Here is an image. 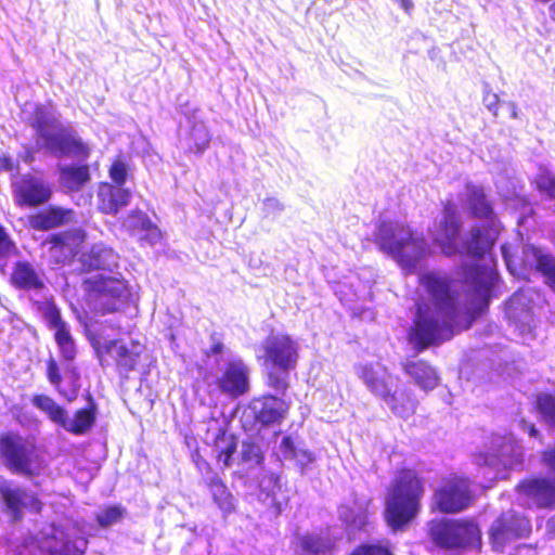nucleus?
Here are the masks:
<instances>
[{"instance_id":"10","label":"nucleus","mask_w":555,"mask_h":555,"mask_svg":"<svg viewBox=\"0 0 555 555\" xmlns=\"http://www.w3.org/2000/svg\"><path fill=\"white\" fill-rule=\"evenodd\" d=\"M474 481L464 474L443 476L433 491L430 508L440 514H460L476 502Z\"/></svg>"},{"instance_id":"33","label":"nucleus","mask_w":555,"mask_h":555,"mask_svg":"<svg viewBox=\"0 0 555 555\" xmlns=\"http://www.w3.org/2000/svg\"><path fill=\"white\" fill-rule=\"evenodd\" d=\"M90 179L88 166L60 167V182L68 191L80 190Z\"/></svg>"},{"instance_id":"7","label":"nucleus","mask_w":555,"mask_h":555,"mask_svg":"<svg viewBox=\"0 0 555 555\" xmlns=\"http://www.w3.org/2000/svg\"><path fill=\"white\" fill-rule=\"evenodd\" d=\"M33 127L37 133V145L56 156H70L85 159L88 147L74 137L63 125L42 106H36Z\"/></svg>"},{"instance_id":"56","label":"nucleus","mask_w":555,"mask_h":555,"mask_svg":"<svg viewBox=\"0 0 555 555\" xmlns=\"http://www.w3.org/2000/svg\"><path fill=\"white\" fill-rule=\"evenodd\" d=\"M422 278L429 279V278H434V276H433V275H429V274H425V275H423Z\"/></svg>"},{"instance_id":"27","label":"nucleus","mask_w":555,"mask_h":555,"mask_svg":"<svg viewBox=\"0 0 555 555\" xmlns=\"http://www.w3.org/2000/svg\"><path fill=\"white\" fill-rule=\"evenodd\" d=\"M382 400L398 417L406 420L416 412L417 400L410 389L390 390L385 393Z\"/></svg>"},{"instance_id":"47","label":"nucleus","mask_w":555,"mask_h":555,"mask_svg":"<svg viewBox=\"0 0 555 555\" xmlns=\"http://www.w3.org/2000/svg\"><path fill=\"white\" fill-rule=\"evenodd\" d=\"M16 288L30 289L43 286L42 280H11Z\"/></svg>"},{"instance_id":"14","label":"nucleus","mask_w":555,"mask_h":555,"mask_svg":"<svg viewBox=\"0 0 555 555\" xmlns=\"http://www.w3.org/2000/svg\"><path fill=\"white\" fill-rule=\"evenodd\" d=\"M464 330L469 328L489 309L490 300L498 297L495 284L500 280H464Z\"/></svg>"},{"instance_id":"48","label":"nucleus","mask_w":555,"mask_h":555,"mask_svg":"<svg viewBox=\"0 0 555 555\" xmlns=\"http://www.w3.org/2000/svg\"><path fill=\"white\" fill-rule=\"evenodd\" d=\"M541 460L545 466L555 472V444L542 452Z\"/></svg>"},{"instance_id":"38","label":"nucleus","mask_w":555,"mask_h":555,"mask_svg":"<svg viewBox=\"0 0 555 555\" xmlns=\"http://www.w3.org/2000/svg\"><path fill=\"white\" fill-rule=\"evenodd\" d=\"M89 258L91 268L111 270L112 264L115 263L116 255L111 248L95 246L92 248Z\"/></svg>"},{"instance_id":"25","label":"nucleus","mask_w":555,"mask_h":555,"mask_svg":"<svg viewBox=\"0 0 555 555\" xmlns=\"http://www.w3.org/2000/svg\"><path fill=\"white\" fill-rule=\"evenodd\" d=\"M402 370L425 391H430L439 385L437 370L424 359H408L402 363Z\"/></svg>"},{"instance_id":"20","label":"nucleus","mask_w":555,"mask_h":555,"mask_svg":"<svg viewBox=\"0 0 555 555\" xmlns=\"http://www.w3.org/2000/svg\"><path fill=\"white\" fill-rule=\"evenodd\" d=\"M516 490L538 508H555V480L532 477L521 480Z\"/></svg>"},{"instance_id":"40","label":"nucleus","mask_w":555,"mask_h":555,"mask_svg":"<svg viewBox=\"0 0 555 555\" xmlns=\"http://www.w3.org/2000/svg\"><path fill=\"white\" fill-rule=\"evenodd\" d=\"M348 555H393L388 543L362 542L354 546Z\"/></svg>"},{"instance_id":"39","label":"nucleus","mask_w":555,"mask_h":555,"mask_svg":"<svg viewBox=\"0 0 555 555\" xmlns=\"http://www.w3.org/2000/svg\"><path fill=\"white\" fill-rule=\"evenodd\" d=\"M241 460L248 465H261L264 454L256 441L247 440L242 443Z\"/></svg>"},{"instance_id":"18","label":"nucleus","mask_w":555,"mask_h":555,"mask_svg":"<svg viewBox=\"0 0 555 555\" xmlns=\"http://www.w3.org/2000/svg\"><path fill=\"white\" fill-rule=\"evenodd\" d=\"M475 456L478 463L491 466L502 465L505 468L522 463L521 447L515 440L505 438L492 442L490 452H478Z\"/></svg>"},{"instance_id":"8","label":"nucleus","mask_w":555,"mask_h":555,"mask_svg":"<svg viewBox=\"0 0 555 555\" xmlns=\"http://www.w3.org/2000/svg\"><path fill=\"white\" fill-rule=\"evenodd\" d=\"M88 300L102 313L124 311L137 307L140 299V286L130 285L128 280H83Z\"/></svg>"},{"instance_id":"24","label":"nucleus","mask_w":555,"mask_h":555,"mask_svg":"<svg viewBox=\"0 0 555 555\" xmlns=\"http://www.w3.org/2000/svg\"><path fill=\"white\" fill-rule=\"evenodd\" d=\"M122 228L131 235L150 245L160 240L159 229L152 223L146 214L132 210L122 221Z\"/></svg>"},{"instance_id":"51","label":"nucleus","mask_w":555,"mask_h":555,"mask_svg":"<svg viewBox=\"0 0 555 555\" xmlns=\"http://www.w3.org/2000/svg\"><path fill=\"white\" fill-rule=\"evenodd\" d=\"M224 350H225V347H224L223 343H221L220 340H215L211 344V346L209 347V349L207 351H205V356L211 357V356L221 354V353H223Z\"/></svg>"},{"instance_id":"35","label":"nucleus","mask_w":555,"mask_h":555,"mask_svg":"<svg viewBox=\"0 0 555 555\" xmlns=\"http://www.w3.org/2000/svg\"><path fill=\"white\" fill-rule=\"evenodd\" d=\"M300 550L308 554H324L335 548V543L319 534L308 533L299 538Z\"/></svg>"},{"instance_id":"49","label":"nucleus","mask_w":555,"mask_h":555,"mask_svg":"<svg viewBox=\"0 0 555 555\" xmlns=\"http://www.w3.org/2000/svg\"><path fill=\"white\" fill-rule=\"evenodd\" d=\"M483 103L490 112L496 115L499 96L495 93L491 91H486L483 95Z\"/></svg>"},{"instance_id":"19","label":"nucleus","mask_w":555,"mask_h":555,"mask_svg":"<svg viewBox=\"0 0 555 555\" xmlns=\"http://www.w3.org/2000/svg\"><path fill=\"white\" fill-rule=\"evenodd\" d=\"M249 406L255 421L263 427L282 423L289 410L287 401L270 393L255 398Z\"/></svg>"},{"instance_id":"2","label":"nucleus","mask_w":555,"mask_h":555,"mask_svg":"<svg viewBox=\"0 0 555 555\" xmlns=\"http://www.w3.org/2000/svg\"><path fill=\"white\" fill-rule=\"evenodd\" d=\"M428 291L437 319L422 317L423 308L417 306L418 319L414 322L410 340L415 351L422 352L443 340L442 331L451 330L459 314V291L456 280H421Z\"/></svg>"},{"instance_id":"30","label":"nucleus","mask_w":555,"mask_h":555,"mask_svg":"<svg viewBox=\"0 0 555 555\" xmlns=\"http://www.w3.org/2000/svg\"><path fill=\"white\" fill-rule=\"evenodd\" d=\"M387 369L382 366L376 369L373 364H365L360 367L359 376L364 382L369 390L380 399L391 390L386 379Z\"/></svg>"},{"instance_id":"28","label":"nucleus","mask_w":555,"mask_h":555,"mask_svg":"<svg viewBox=\"0 0 555 555\" xmlns=\"http://www.w3.org/2000/svg\"><path fill=\"white\" fill-rule=\"evenodd\" d=\"M522 254L525 267L535 268L544 278H555V258L551 254L532 245L525 246Z\"/></svg>"},{"instance_id":"32","label":"nucleus","mask_w":555,"mask_h":555,"mask_svg":"<svg viewBox=\"0 0 555 555\" xmlns=\"http://www.w3.org/2000/svg\"><path fill=\"white\" fill-rule=\"evenodd\" d=\"M210 134L203 122H195L181 139L182 146L189 152L202 154L209 145Z\"/></svg>"},{"instance_id":"5","label":"nucleus","mask_w":555,"mask_h":555,"mask_svg":"<svg viewBox=\"0 0 555 555\" xmlns=\"http://www.w3.org/2000/svg\"><path fill=\"white\" fill-rule=\"evenodd\" d=\"M262 359L270 367L266 384L280 395L289 388V373L295 371L299 359V345L289 334H270L261 344Z\"/></svg>"},{"instance_id":"44","label":"nucleus","mask_w":555,"mask_h":555,"mask_svg":"<svg viewBox=\"0 0 555 555\" xmlns=\"http://www.w3.org/2000/svg\"><path fill=\"white\" fill-rule=\"evenodd\" d=\"M111 179L117 184L116 186H120L126 182L127 179V168L122 162H115L109 169Z\"/></svg>"},{"instance_id":"55","label":"nucleus","mask_w":555,"mask_h":555,"mask_svg":"<svg viewBox=\"0 0 555 555\" xmlns=\"http://www.w3.org/2000/svg\"><path fill=\"white\" fill-rule=\"evenodd\" d=\"M3 168L7 169V170H11L12 169V165L10 162H5V165H3Z\"/></svg>"},{"instance_id":"15","label":"nucleus","mask_w":555,"mask_h":555,"mask_svg":"<svg viewBox=\"0 0 555 555\" xmlns=\"http://www.w3.org/2000/svg\"><path fill=\"white\" fill-rule=\"evenodd\" d=\"M215 390L231 399H238L250 390L249 366L240 358L229 360L214 379Z\"/></svg>"},{"instance_id":"58","label":"nucleus","mask_w":555,"mask_h":555,"mask_svg":"<svg viewBox=\"0 0 555 555\" xmlns=\"http://www.w3.org/2000/svg\"><path fill=\"white\" fill-rule=\"evenodd\" d=\"M551 282H555V280H551Z\"/></svg>"},{"instance_id":"46","label":"nucleus","mask_w":555,"mask_h":555,"mask_svg":"<svg viewBox=\"0 0 555 555\" xmlns=\"http://www.w3.org/2000/svg\"><path fill=\"white\" fill-rule=\"evenodd\" d=\"M11 278H37L33 267L25 261L16 262Z\"/></svg>"},{"instance_id":"26","label":"nucleus","mask_w":555,"mask_h":555,"mask_svg":"<svg viewBox=\"0 0 555 555\" xmlns=\"http://www.w3.org/2000/svg\"><path fill=\"white\" fill-rule=\"evenodd\" d=\"M98 197L99 209L102 212L117 215L121 208L129 205L131 192L128 189L103 183L99 188Z\"/></svg>"},{"instance_id":"3","label":"nucleus","mask_w":555,"mask_h":555,"mask_svg":"<svg viewBox=\"0 0 555 555\" xmlns=\"http://www.w3.org/2000/svg\"><path fill=\"white\" fill-rule=\"evenodd\" d=\"M426 479L415 467L402 466L386 491L384 520L395 532L404 531L417 518L426 491Z\"/></svg>"},{"instance_id":"53","label":"nucleus","mask_w":555,"mask_h":555,"mask_svg":"<svg viewBox=\"0 0 555 555\" xmlns=\"http://www.w3.org/2000/svg\"><path fill=\"white\" fill-rule=\"evenodd\" d=\"M197 467L203 470L205 468L207 472H211V466L205 460H198L196 462Z\"/></svg>"},{"instance_id":"50","label":"nucleus","mask_w":555,"mask_h":555,"mask_svg":"<svg viewBox=\"0 0 555 555\" xmlns=\"http://www.w3.org/2000/svg\"><path fill=\"white\" fill-rule=\"evenodd\" d=\"M12 247V243L7 235V233L3 231L2 228H0V256H4L10 251Z\"/></svg>"},{"instance_id":"13","label":"nucleus","mask_w":555,"mask_h":555,"mask_svg":"<svg viewBox=\"0 0 555 555\" xmlns=\"http://www.w3.org/2000/svg\"><path fill=\"white\" fill-rule=\"evenodd\" d=\"M531 532L530 520L515 512L500 514L489 529L492 550L502 552L504 547L519 539L527 538Z\"/></svg>"},{"instance_id":"57","label":"nucleus","mask_w":555,"mask_h":555,"mask_svg":"<svg viewBox=\"0 0 555 555\" xmlns=\"http://www.w3.org/2000/svg\"><path fill=\"white\" fill-rule=\"evenodd\" d=\"M94 278H99V279H102V278H105L103 274H98L95 275Z\"/></svg>"},{"instance_id":"34","label":"nucleus","mask_w":555,"mask_h":555,"mask_svg":"<svg viewBox=\"0 0 555 555\" xmlns=\"http://www.w3.org/2000/svg\"><path fill=\"white\" fill-rule=\"evenodd\" d=\"M281 450L285 459L295 461L301 468L314 461L313 453L309 450L297 448L291 436H285L282 439Z\"/></svg>"},{"instance_id":"45","label":"nucleus","mask_w":555,"mask_h":555,"mask_svg":"<svg viewBox=\"0 0 555 555\" xmlns=\"http://www.w3.org/2000/svg\"><path fill=\"white\" fill-rule=\"evenodd\" d=\"M262 205L266 216H278L284 210V204L275 197L266 198Z\"/></svg>"},{"instance_id":"37","label":"nucleus","mask_w":555,"mask_h":555,"mask_svg":"<svg viewBox=\"0 0 555 555\" xmlns=\"http://www.w3.org/2000/svg\"><path fill=\"white\" fill-rule=\"evenodd\" d=\"M535 409L550 426L555 427V391L539 393L535 397Z\"/></svg>"},{"instance_id":"22","label":"nucleus","mask_w":555,"mask_h":555,"mask_svg":"<svg viewBox=\"0 0 555 555\" xmlns=\"http://www.w3.org/2000/svg\"><path fill=\"white\" fill-rule=\"evenodd\" d=\"M44 319L48 326L55 330L54 339L59 348L61 358L67 364H73L77 357V347L69 328L62 320L61 312L56 306L51 305L44 311Z\"/></svg>"},{"instance_id":"52","label":"nucleus","mask_w":555,"mask_h":555,"mask_svg":"<svg viewBox=\"0 0 555 555\" xmlns=\"http://www.w3.org/2000/svg\"><path fill=\"white\" fill-rule=\"evenodd\" d=\"M511 117L516 119L518 117V108L517 105L514 102H507L506 103Z\"/></svg>"},{"instance_id":"1","label":"nucleus","mask_w":555,"mask_h":555,"mask_svg":"<svg viewBox=\"0 0 555 555\" xmlns=\"http://www.w3.org/2000/svg\"><path fill=\"white\" fill-rule=\"evenodd\" d=\"M464 203L475 217L483 219L487 224L474 227L469 237L460 243V216L456 206L453 203H447L441 218L430 229V235L443 254L448 256L465 254L467 262H465L466 270L463 278H498L496 264L488 253L500 232L492 208L483 190L473 184L466 185Z\"/></svg>"},{"instance_id":"31","label":"nucleus","mask_w":555,"mask_h":555,"mask_svg":"<svg viewBox=\"0 0 555 555\" xmlns=\"http://www.w3.org/2000/svg\"><path fill=\"white\" fill-rule=\"evenodd\" d=\"M205 486L211 494L214 502L224 514L232 513L235 509L233 495L221 477L215 474L205 480Z\"/></svg>"},{"instance_id":"11","label":"nucleus","mask_w":555,"mask_h":555,"mask_svg":"<svg viewBox=\"0 0 555 555\" xmlns=\"http://www.w3.org/2000/svg\"><path fill=\"white\" fill-rule=\"evenodd\" d=\"M0 459L14 475L31 478L39 474L40 459L36 444L17 431L0 433Z\"/></svg>"},{"instance_id":"21","label":"nucleus","mask_w":555,"mask_h":555,"mask_svg":"<svg viewBox=\"0 0 555 555\" xmlns=\"http://www.w3.org/2000/svg\"><path fill=\"white\" fill-rule=\"evenodd\" d=\"M14 199L20 206H37L49 201V184L37 177L24 176L13 182Z\"/></svg>"},{"instance_id":"36","label":"nucleus","mask_w":555,"mask_h":555,"mask_svg":"<svg viewBox=\"0 0 555 555\" xmlns=\"http://www.w3.org/2000/svg\"><path fill=\"white\" fill-rule=\"evenodd\" d=\"M215 444L218 448L217 461L222 462L224 466H229L237 447L235 437L228 435L224 429H220L216 436Z\"/></svg>"},{"instance_id":"42","label":"nucleus","mask_w":555,"mask_h":555,"mask_svg":"<svg viewBox=\"0 0 555 555\" xmlns=\"http://www.w3.org/2000/svg\"><path fill=\"white\" fill-rule=\"evenodd\" d=\"M122 512L119 506H108L96 516V522L101 527H108L120 520Z\"/></svg>"},{"instance_id":"16","label":"nucleus","mask_w":555,"mask_h":555,"mask_svg":"<svg viewBox=\"0 0 555 555\" xmlns=\"http://www.w3.org/2000/svg\"><path fill=\"white\" fill-rule=\"evenodd\" d=\"M0 498L10 513L13 522H20L24 518V511L39 515L43 511L44 503L37 492H27L26 489L10 482L0 483Z\"/></svg>"},{"instance_id":"12","label":"nucleus","mask_w":555,"mask_h":555,"mask_svg":"<svg viewBox=\"0 0 555 555\" xmlns=\"http://www.w3.org/2000/svg\"><path fill=\"white\" fill-rule=\"evenodd\" d=\"M434 543L446 550L477 548L482 545V533L474 518L444 519L430 527Z\"/></svg>"},{"instance_id":"6","label":"nucleus","mask_w":555,"mask_h":555,"mask_svg":"<svg viewBox=\"0 0 555 555\" xmlns=\"http://www.w3.org/2000/svg\"><path fill=\"white\" fill-rule=\"evenodd\" d=\"M87 338L102 367L113 365L121 376L135 371L144 352V345L138 339L109 338L101 332H90Z\"/></svg>"},{"instance_id":"29","label":"nucleus","mask_w":555,"mask_h":555,"mask_svg":"<svg viewBox=\"0 0 555 555\" xmlns=\"http://www.w3.org/2000/svg\"><path fill=\"white\" fill-rule=\"evenodd\" d=\"M74 211L60 207H52L29 218V224L36 230H50L72 222Z\"/></svg>"},{"instance_id":"43","label":"nucleus","mask_w":555,"mask_h":555,"mask_svg":"<svg viewBox=\"0 0 555 555\" xmlns=\"http://www.w3.org/2000/svg\"><path fill=\"white\" fill-rule=\"evenodd\" d=\"M502 256L509 273L515 278H520L517 273L519 261L518 258L514 256L511 245L504 244L502 246Z\"/></svg>"},{"instance_id":"23","label":"nucleus","mask_w":555,"mask_h":555,"mask_svg":"<svg viewBox=\"0 0 555 555\" xmlns=\"http://www.w3.org/2000/svg\"><path fill=\"white\" fill-rule=\"evenodd\" d=\"M85 233L80 229L55 234L51 240L48 257L54 263H65L80 249Z\"/></svg>"},{"instance_id":"9","label":"nucleus","mask_w":555,"mask_h":555,"mask_svg":"<svg viewBox=\"0 0 555 555\" xmlns=\"http://www.w3.org/2000/svg\"><path fill=\"white\" fill-rule=\"evenodd\" d=\"M87 405L75 411L73 418L68 417L67 410L59 404L52 397L44 393H36L30 401L35 408L44 413L47 417L63 428L65 431L75 435H86L96 422L98 404L91 392L86 395Z\"/></svg>"},{"instance_id":"41","label":"nucleus","mask_w":555,"mask_h":555,"mask_svg":"<svg viewBox=\"0 0 555 555\" xmlns=\"http://www.w3.org/2000/svg\"><path fill=\"white\" fill-rule=\"evenodd\" d=\"M538 189L548 197L555 198V175L548 170H542L535 179Z\"/></svg>"},{"instance_id":"17","label":"nucleus","mask_w":555,"mask_h":555,"mask_svg":"<svg viewBox=\"0 0 555 555\" xmlns=\"http://www.w3.org/2000/svg\"><path fill=\"white\" fill-rule=\"evenodd\" d=\"M46 376L55 391L68 403L74 402L80 392V371L74 364L63 367L56 359L50 357L46 361Z\"/></svg>"},{"instance_id":"4","label":"nucleus","mask_w":555,"mask_h":555,"mask_svg":"<svg viewBox=\"0 0 555 555\" xmlns=\"http://www.w3.org/2000/svg\"><path fill=\"white\" fill-rule=\"evenodd\" d=\"M376 243L380 250L391 256L405 274H417L430 253L424 236L400 221L380 222Z\"/></svg>"},{"instance_id":"54","label":"nucleus","mask_w":555,"mask_h":555,"mask_svg":"<svg viewBox=\"0 0 555 555\" xmlns=\"http://www.w3.org/2000/svg\"><path fill=\"white\" fill-rule=\"evenodd\" d=\"M528 433L532 437H537L539 435V431L537 430V428L533 424L528 426Z\"/></svg>"}]
</instances>
